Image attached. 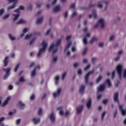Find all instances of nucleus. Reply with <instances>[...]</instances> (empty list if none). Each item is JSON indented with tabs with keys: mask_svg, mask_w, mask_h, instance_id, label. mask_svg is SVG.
<instances>
[{
	"mask_svg": "<svg viewBox=\"0 0 126 126\" xmlns=\"http://www.w3.org/2000/svg\"><path fill=\"white\" fill-rule=\"evenodd\" d=\"M32 67L33 68L32 72V77H34L37 75L36 72L40 69V66L39 65H35V63L33 62L32 63Z\"/></svg>",
	"mask_w": 126,
	"mask_h": 126,
	"instance_id": "obj_3",
	"label": "nucleus"
},
{
	"mask_svg": "<svg viewBox=\"0 0 126 126\" xmlns=\"http://www.w3.org/2000/svg\"><path fill=\"white\" fill-rule=\"evenodd\" d=\"M27 10L30 11L32 10V4L30 3L29 4L27 7Z\"/></svg>",
	"mask_w": 126,
	"mask_h": 126,
	"instance_id": "obj_38",
	"label": "nucleus"
},
{
	"mask_svg": "<svg viewBox=\"0 0 126 126\" xmlns=\"http://www.w3.org/2000/svg\"><path fill=\"white\" fill-rule=\"evenodd\" d=\"M16 6V5L15 4H13L11 6H9L7 8V11H9L11 9H14V8H15V7Z\"/></svg>",
	"mask_w": 126,
	"mask_h": 126,
	"instance_id": "obj_22",
	"label": "nucleus"
},
{
	"mask_svg": "<svg viewBox=\"0 0 126 126\" xmlns=\"http://www.w3.org/2000/svg\"><path fill=\"white\" fill-rule=\"evenodd\" d=\"M8 76H9V74L5 73L3 76V79H4V80L7 79V77H8Z\"/></svg>",
	"mask_w": 126,
	"mask_h": 126,
	"instance_id": "obj_45",
	"label": "nucleus"
},
{
	"mask_svg": "<svg viewBox=\"0 0 126 126\" xmlns=\"http://www.w3.org/2000/svg\"><path fill=\"white\" fill-rule=\"evenodd\" d=\"M18 8L20 10H24L25 9V7L23 5H20Z\"/></svg>",
	"mask_w": 126,
	"mask_h": 126,
	"instance_id": "obj_43",
	"label": "nucleus"
},
{
	"mask_svg": "<svg viewBox=\"0 0 126 126\" xmlns=\"http://www.w3.org/2000/svg\"><path fill=\"white\" fill-rule=\"evenodd\" d=\"M8 57L6 56L5 57L3 61L4 66H7V65L8 64Z\"/></svg>",
	"mask_w": 126,
	"mask_h": 126,
	"instance_id": "obj_15",
	"label": "nucleus"
},
{
	"mask_svg": "<svg viewBox=\"0 0 126 126\" xmlns=\"http://www.w3.org/2000/svg\"><path fill=\"white\" fill-rule=\"evenodd\" d=\"M114 99L115 102H118V93L117 92L114 94Z\"/></svg>",
	"mask_w": 126,
	"mask_h": 126,
	"instance_id": "obj_27",
	"label": "nucleus"
},
{
	"mask_svg": "<svg viewBox=\"0 0 126 126\" xmlns=\"http://www.w3.org/2000/svg\"><path fill=\"white\" fill-rule=\"evenodd\" d=\"M105 114H106V112H103V113L101 115V119L102 120H103L104 119V117L105 115Z\"/></svg>",
	"mask_w": 126,
	"mask_h": 126,
	"instance_id": "obj_51",
	"label": "nucleus"
},
{
	"mask_svg": "<svg viewBox=\"0 0 126 126\" xmlns=\"http://www.w3.org/2000/svg\"><path fill=\"white\" fill-rule=\"evenodd\" d=\"M27 45L29 47H31V46H32V40H31L30 43H28Z\"/></svg>",
	"mask_w": 126,
	"mask_h": 126,
	"instance_id": "obj_56",
	"label": "nucleus"
},
{
	"mask_svg": "<svg viewBox=\"0 0 126 126\" xmlns=\"http://www.w3.org/2000/svg\"><path fill=\"white\" fill-rule=\"evenodd\" d=\"M57 0H54L53 2H52V5H55L56 4V3H57Z\"/></svg>",
	"mask_w": 126,
	"mask_h": 126,
	"instance_id": "obj_64",
	"label": "nucleus"
},
{
	"mask_svg": "<svg viewBox=\"0 0 126 126\" xmlns=\"http://www.w3.org/2000/svg\"><path fill=\"white\" fill-rule=\"evenodd\" d=\"M71 39V36L70 35H68L66 37V41H67V43H66V45L64 50V52H66L67 51V50H68L71 42V41L70 40V39Z\"/></svg>",
	"mask_w": 126,
	"mask_h": 126,
	"instance_id": "obj_6",
	"label": "nucleus"
},
{
	"mask_svg": "<svg viewBox=\"0 0 126 126\" xmlns=\"http://www.w3.org/2000/svg\"><path fill=\"white\" fill-rule=\"evenodd\" d=\"M123 66L122 64H119L116 66V70L118 73V75H119V77L120 79L121 78V73H122V71L123 70Z\"/></svg>",
	"mask_w": 126,
	"mask_h": 126,
	"instance_id": "obj_5",
	"label": "nucleus"
},
{
	"mask_svg": "<svg viewBox=\"0 0 126 126\" xmlns=\"http://www.w3.org/2000/svg\"><path fill=\"white\" fill-rule=\"evenodd\" d=\"M62 10V7L60 6V5H57L56 6H55L54 7V8L53 9V11L55 12H58Z\"/></svg>",
	"mask_w": 126,
	"mask_h": 126,
	"instance_id": "obj_14",
	"label": "nucleus"
},
{
	"mask_svg": "<svg viewBox=\"0 0 126 126\" xmlns=\"http://www.w3.org/2000/svg\"><path fill=\"white\" fill-rule=\"evenodd\" d=\"M78 73L79 75H81L82 74V70L81 69H79L78 71Z\"/></svg>",
	"mask_w": 126,
	"mask_h": 126,
	"instance_id": "obj_61",
	"label": "nucleus"
},
{
	"mask_svg": "<svg viewBox=\"0 0 126 126\" xmlns=\"http://www.w3.org/2000/svg\"><path fill=\"white\" fill-rule=\"evenodd\" d=\"M97 17V15H96V12L95 11H93V14H91L89 15V18L91 19L92 18H96Z\"/></svg>",
	"mask_w": 126,
	"mask_h": 126,
	"instance_id": "obj_26",
	"label": "nucleus"
},
{
	"mask_svg": "<svg viewBox=\"0 0 126 126\" xmlns=\"http://www.w3.org/2000/svg\"><path fill=\"white\" fill-rule=\"evenodd\" d=\"M105 84L108 85V88H110L111 87V83L110 82V80L109 79H107L105 82Z\"/></svg>",
	"mask_w": 126,
	"mask_h": 126,
	"instance_id": "obj_31",
	"label": "nucleus"
},
{
	"mask_svg": "<svg viewBox=\"0 0 126 126\" xmlns=\"http://www.w3.org/2000/svg\"><path fill=\"white\" fill-rule=\"evenodd\" d=\"M4 119H5L4 117H2L0 118V123H1V122H2L4 120Z\"/></svg>",
	"mask_w": 126,
	"mask_h": 126,
	"instance_id": "obj_57",
	"label": "nucleus"
},
{
	"mask_svg": "<svg viewBox=\"0 0 126 126\" xmlns=\"http://www.w3.org/2000/svg\"><path fill=\"white\" fill-rule=\"evenodd\" d=\"M85 86L83 85L81 86L79 90V92L81 94H83L84 93Z\"/></svg>",
	"mask_w": 126,
	"mask_h": 126,
	"instance_id": "obj_28",
	"label": "nucleus"
},
{
	"mask_svg": "<svg viewBox=\"0 0 126 126\" xmlns=\"http://www.w3.org/2000/svg\"><path fill=\"white\" fill-rule=\"evenodd\" d=\"M105 21L103 19H100L97 25L95 26V28H97L99 26H100L102 28H103L105 27Z\"/></svg>",
	"mask_w": 126,
	"mask_h": 126,
	"instance_id": "obj_7",
	"label": "nucleus"
},
{
	"mask_svg": "<svg viewBox=\"0 0 126 126\" xmlns=\"http://www.w3.org/2000/svg\"><path fill=\"white\" fill-rule=\"evenodd\" d=\"M124 77L126 78V69L124 71Z\"/></svg>",
	"mask_w": 126,
	"mask_h": 126,
	"instance_id": "obj_58",
	"label": "nucleus"
},
{
	"mask_svg": "<svg viewBox=\"0 0 126 126\" xmlns=\"http://www.w3.org/2000/svg\"><path fill=\"white\" fill-rule=\"evenodd\" d=\"M10 100V97L9 96L7 97L6 98V99L4 100V101L3 102L2 104V107H4V106H6V105H7Z\"/></svg>",
	"mask_w": 126,
	"mask_h": 126,
	"instance_id": "obj_12",
	"label": "nucleus"
},
{
	"mask_svg": "<svg viewBox=\"0 0 126 126\" xmlns=\"http://www.w3.org/2000/svg\"><path fill=\"white\" fill-rule=\"evenodd\" d=\"M59 76H56L55 77V84L58 85V82L59 81Z\"/></svg>",
	"mask_w": 126,
	"mask_h": 126,
	"instance_id": "obj_41",
	"label": "nucleus"
},
{
	"mask_svg": "<svg viewBox=\"0 0 126 126\" xmlns=\"http://www.w3.org/2000/svg\"><path fill=\"white\" fill-rule=\"evenodd\" d=\"M20 123H21V119H17L16 121V125H20Z\"/></svg>",
	"mask_w": 126,
	"mask_h": 126,
	"instance_id": "obj_44",
	"label": "nucleus"
},
{
	"mask_svg": "<svg viewBox=\"0 0 126 126\" xmlns=\"http://www.w3.org/2000/svg\"><path fill=\"white\" fill-rule=\"evenodd\" d=\"M83 106H79L76 109V112L77 114H80L81 113L82 110H83Z\"/></svg>",
	"mask_w": 126,
	"mask_h": 126,
	"instance_id": "obj_20",
	"label": "nucleus"
},
{
	"mask_svg": "<svg viewBox=\"0 0 126 126\" xmlns=\"http://www.w3.org/2000/svg\"><path fill=\"white\" fill-rule=\"evenodd\" d=\"M49 118L51 120V122H54V121L56 120V116L54 113H52L49 115Z\"/></svg>",
	"mask_w": 126,
	"mask_h": 126,
	"instance_id": "obj_13",
	"label": "nucleus"
},
{
	"mask_svg": "<svg viewBox=\"0 0 126 126\" xmlns=\"http://www.w3.org/2000/svg\"><path fill=\"white\" fill-rule=\"evenodd\" d=\"M107 102H108V100L107 99H104L103 101V103L104 104H106Z\"/></svg>",
	"mask_w": 126,
	"mask_h": 126,
	"instance_id": "obj_62",
	"label": "nucleus"
},
{
	"mask_svg": "<svg viewBox=\"0 0 126 126\" xmlns=\"http://www.w3.org/2000/svg\"><path fill=\"white\" fill-rule=\"evenodd\" d=\"M26 20L22 19H20L18 22H17L16 23V24L18 25V24H26Z\"/></svg>",
	"mask_w": 126,
	"mask_h": 126,
	"instance_id": "obj_21",
	"label": "nucleus"
},
{
	"mask_svg": "<svg viewBox=\"0 0 126 126\" xmlns=\"http://www.w3.org/2000/svg\"><path fill=\"white\" fill-rule=\"evenodd\" d=\"M29 30V29L28 28H25L23 30V33H27L28 32V31Z\"/></svg>",
	"mask_w": 126,
	"mask_h": 126,
	"instance_id": "obj_42",
	"label": "nucleus"
},
{
	"mask_svg": "<svg viewBox=\"0 0 126 126\" xmlns=\"http://www.w3.org/2000/svg\"><path fill=\"white\" fill-rule=\"evenodd\" d=\"M114 38H115V36L114 35L111 36L110 37V41H113V40L114 39Z\"/></svg>",
	"mask_w": 126,
	"mask_h": 126,
	"instance_id": "obj_50",
	"label": "nucleus"
},
{
	"mask_svg": "<svg viewBox=\"0 0 126 126\" xmlns=\"http://www.w3.org/2000/svg\"><path fill=\"white\" fill-rule=\"evenodd\" d=\"M91 104H92V100L91 98L89 99V101H88L87 103V107L88 108H90L91 107Z\"/></svg>",
	"mask_w": 126,
	"mask_h": 126,
	"instance_id": "obj_30",
	"label": "nucleus"
},
{
	"mask_svg": "<svg viewBox=\"0 0 126 126\" xmlns=\"http://www.w3.org/2000/svg\"><path fill=\"white\" fill-rule=\"evenodd\" d=\"M109 3V1H106V0H105V1H103V0H101V1H98V2L97 3V7L99 8H102V6H103V4L104 3V4H108Z\"/></svg>",
	"mask_w": 126,
	"mask_h": 126,
	"instance_id": "obj_8",
	"label": "nucleus"
},
{
	"mask_svg": "<svg viewBox=\"0 0 126 126\" xmlns=\"http://www.w3.org/2000/svg\"><path fill=\"white\" fill-rule=\"evenodd\" d=\"M18 106L20 110H24L25 108V104L21 101H19L18 103Z\"/></svg>",
	"mask_w": 126,
	"mask_h": 126,
	"instance_id": "obj_10",
	"label": "nucleus"
},
{
	"mask_svg": "<svg viewBox=\"0 0 126 126\" xmlns=\"http://www.w3.org/2000/svg\"><path fill=\"white\" fill-rule=\"evenodd\" d=\"M61 92H62V89L61 88L58 89L57 91L53 94L54 97L57 98L59 97L60 95Z\"/></svg>",
	"mask_w": 126,
	"mask_h": 126,
	"instance_id": "obj_9",
	"label": "nucleus"
},
{
	"mask_svg": "<svg viewBox=\"0 0 126 126\" xmlns=\"http://www.w3.org/2000/svg\"><path fill=\"white\" fill-rule=\"evenodd\" d=\"M13 16L14 17L13 18V21L14 22H15L17 19L19 18V16H20V15L19 14H13Z\"/></svg>",
	"mask_w": 126,
	"mask_h": 126,
	"instance_id": "obj_18",
	"label": "nucleus"
},
{
	"mask_svg": "<svg viewBox=\"0 0 126 126\" xmlns=\"http://www.w3.org/2000/svg\"><path fill=\"white\" fill-rule=\"evenodd\" d=\"M76 50V49L75 48V47H72V51L73 52H75Z\"/></svg>",
	"mask_w": 126,
	"mask_h": 126,
	"instance_id": "obj_60",
	"label": "nucleus"
},
{
	"mask_svg": "<svg viewBox=\"0 0 126 126\" xmlns=\"http://www.w3.org/2000/svg\"><path fill=\"white\" fill-rule=\"evenodd\" d=\"M66 72H64L63 75H62V80H64V78L66 76Z\"/></svg>",
	"mask_w": 126,
	"mask_h": 126,
	"instance_id": "obj_48",
	"label": "nucleus"
},
{
	"mask_svg": "<svg viewBox=\"0 0 126 126\" xmlns=\"http://www.w3.org/2000/svg\"><path fill=\"white\" fill-rule=\"evenodd\" d=\"M38 115L41 116L43 114V110L42 108H39L38 112Z\"/></svg>",
	"mask_w": 126,
	"mask_h": 126,
	"instance_id": "obj_40",
	"label": "nucleus"
},
{
	"mask_svg": "<svg viewBox=\"0 0 126 126\" xmlns=\"http://www.w3.org/2000/svg\"><path fill=\"white\" fill-rule=\"evenodd\" d=\"M90 68V65H88L85 68V71L88 70Z\"/></svg>",
	"mask_w": 126,
	"mask_h": 126,
	"instance_id": "obj_52",
	"label": "nucleus"
},
{
	"mask_svg": "<svg viewBox=\"0 0 126 126\" xmlns=\"http://www.w3.org/2000/svg\"><path fill=\"white\" fill-rule=\"evenodd\" d=\"M115 73H116L115 71H113V72H112V79L114 78Z\"/></svg>",
	"mask_w": 126,
	"mask_h": 126,
	"instance_id": "obj_55",
	"label": "nucleus"
},
{
	"mask_svg": "<svg viewBox=\"0 0 126 126\" xmlns=\"http://www.w3.org/2000/svg\"><path fill=\"white\" fill-rule=\"evenodd\" d=\"M10 16V14H5L2 17V20H5L6 19H7V18H8V17H9Z\"/></svg>",
	"mask_w": 126,
	"mask_h": 126,
	"instance_id": "obj_33",
	"label": "nucleus"
},
{
	"mask_svg": "<svg viewBox=\"0 0 126 126\" xmlns=\"http://www.w3.org/2000/svg\"><path fill=\"white\" fill-rule=\"evenodd\" d=\"M4 11H5L4 8L0 9V16H2V15L4 13Z\"/></svg>",
	"mask_w": 126,
	"mask_h": 126,
	"instance_id": "obj_35",
	"label": "nucleus"
},
{
	"mask_svg": "<svg viewBox=\"0 0 126 126\" xmlns=\"http://www.w3.org/2000/svg\"><path fill=\"white\" fill-rule=\"evenodd\" d=\"M102 78V76L101 75H99L96 80V83H98L101 80Z\"/></svg>",
	"mask_w": 126,
	"mask_h": 126,
	"instance_id": "obj_39",
	"label": "nucleus"
},
{
	"mask_svg": "<svg viewBox=\"0 0 126 126\" xmlns=\"http://www.w3.org/2000/svg\"><path fill=\"white\" fill-rule=\"evenodd\" d=\"M3 70H5V72L7 74H10V71L11 70V69L10 67H8L7 68H3Z\"/></svg>",
	"mask_w": 126,
	"mask_h": 126,
	"instance_id": "obj_29",
	"label": "nucleus"
},
{
	"mask_svg": "<svg viewBox=\"0 0 126 126\" xmlns=\"http://www.w3.org/2000/svg\"><path fill=\"white\" fill-rule=\"evenodd\" d=\"M19 66H20V63H18L15 65V68L14 69V71L15 72H16V71H17V70L18 69V68H19Z\"/></svg>",
	"mask_w": 126,
	"mask_h": 126,
	"instance_id": "obj_32",
	"label": "nucleus"
},
{
	"mask_svg": "<svg viewBox=\"0 0 126 126\" xmlns=\"http://www.w3.org/2000/svg\"><path fill=\"white\" fill-rule=\"evenodd\" d=\"M103 45H104V44H103V42H100L99 44V46L100 47H103Z\"/></svg>",
	"mask_w": 126,
	"mask_h": 126,
	"instance_id": "obj_59",
	"label": "nucleus"
},
{
	"mask_svg": "<svg viewBox=\"0 0 126 126\" xmlns=\"http://www.w3.org/2000/svg\"><path fill=\"white\" fill-rule=\"evenodd\" d=\"M14 12H16L17 13H19V12H20V10H19V8L15 9L14 11Z\"/></svg>",
	"mask_w": 126,
	"mask_h": 126,
	"instance_id": "obj_53",
	"label": "nucleus"
},
{
	"mask_svg": "<svg viewBox=\"0 0 126 126\" xmlns=\"http://www.w3.org/2000/svg\"><path fill=\"white\" fill-rule=\"evenodd\" d=\"M119 107H120V110H121V111L122 113V115L123 116L125 115V114H126V110H125L123 109V106L122 105H120Z\"/></svg>",
	"mask_w": 126,
	"mask_h": 126,
	"instance_id": "obj_23",
	"label": "nucleus"
},
{
	"mask_svg": "<svg viewBox=\"0 0 126 126\" xmlns=\"http://www.w3.org/2000/svg\"><path fill=\"white\" fill-rule=\"evenodd\" d=\"M51 29L48 30L45 33V35H49L51 33Z\"/></svg>",
	"mask_w": 126,
	"mask_h": 126,
	"instance_id": "obj_47",
	"label": "nucleus"
},
{
	"mask_svg": "<svg viewBox=\"0 0 126 126\" xmlns=\"http://www.w3.org/2000/svg\"><path fill=\"white\" fill-rule=\"evenodd\" d=\"M90 36H91L90 33H87L86 36L83 39V43H84V44H87V37H90Z\"/></svg>",
	"mask_w": 126,
	"mask_h": 126,
	"instance_id": "obj_17",
	"label": "nucleus"
},
{
	"mask_svg": "<svg viewBox=\"0 0 126 126\" xmlns=\"http://www.w3.org/2000/svg\"><path fill=\"white\" fill-rule=\"evenodd\" d=\"M105 88V84H102L98 88V91L102 92L104 90Z\"/></svg>",
	"mask_w": 126,
	"mask_h": 126,
	"instance_id": "obj_16",
	"label": "nucleus"
},
{
	"mask_svg": "<svg viewBox=\"0 0 126 126\" xmlns=\"http://www.w3.org/2000/svg\"><path fill=\"white\" fill-rule=\"evenodd\" d=\"M97 40V37H93V38L92 39L91 41V44L93 43L94 42L96 41Z\"/></svg>",
	"mask_w": 126,
	"mask_h": 126,
	"instance_id": "obj_37",
	"label": "nucleus"
},
{
	"mask_svg": "<svg viewBox=\"0 0 126 126\" xmlns=\"http://www.w3.org/2000/svg\"><path fill=\"white\" fill-rule=\"evenodd\" d=\"M61 39H58L56 43H52L49 49V52H52L53 54H56L58 52V48L60 45Z\"/></svg>",
	"mask_w": 126,
	"mask_h": 126,
	"instance_id": "obj_1",
	"label": "nucleus"
},
{
	"mask_svg": "<svg viewBox=\"0 0 126 126\" xmlns=\"http://www.w3.org/2000/svg\"><path fill=\"white\" fill-rule=\"evenodd\" d=\"M63 109V106H60L59 107L57 108V110H61L60 112V114L62 116H68L70 115V113L68 110H66V112L64 113H63V112L62 111Z\"/></svg>",
	"mask_w": 126,
	"mask_h": 126,
	"instance_id": "obj_4",
	"label": "nucleus"
},
{
	"mask_svg": "<svg viewBox=\"0 0 126 126\" xmlns=\"http://www.w3.org/2000/svg\"><path fill=\"white\" fill-rule=\"evenodd\" d=\"M74 7H75V3L72 4L71 5V6H70V8H74Z\"/></svg>",
	"mask_w": 126,
	"mask_h": 126,
	"instance_id": "obj_63",
	"label": "nucleus"
},
{
	"mask_svg": "<svg viewBox=\"0 0 126 126\" xmlns=\"http://www.w3.org/2000/svg\"><path fill=\"white\" fill-rule=\"evenodd\" d=\"M93 73H94V70H92V71H90L89 72H88V73L86 75V76H85V83H86V84H87L88 82V78H89L90 75L91 74H93Z\"/></svg>",
	"mask_w": 126,
	"mask_h": 126,
	"instance_id": "obj_11",
	"label": "nucleus"
},
{
	"mask_svg": "<svg viewBox=\"0 0 126 126\" xmlns=\"http://www.w3.org/2000/svg\"><path fill=\"white\" fill-rule=\"evenodd\" d=\"M57 60H58V58L57 56L53 57V62L56 63V62H57Z\"/></svg>",
	"mask_w": 126,
	"mask_h": 126,
	"instance_id": "obj_46",
	"label": "nucleus"
},
{
	"mask_svg": "<svg viewBox=\"0 0 126 126\" xmlns=\"http://www.w3.org/2000/svg\"><path fill=\"white\" fill-rule=\"evenodd\" d=\"M32 121L34 124H38L39 123H40V118H34Z\"/></svg>",
	"mask_w": 126,
	"mask_h": 126,
	"instance_id": "obj_24",
	"label": "nucleus"
},
{
	"mask_svg": "<svg viewBox=\"0 0 126 126\" xmlns=\"http://www.w3.org/2000/svg\"><path fill=\"white\" fill-rule=\"evenodd\" d=\"M8 36L11 41H15V40H16V38L12 35L11 33L8 34Z\"/></svg>",
	"mask_w": 126,
	"mask_h": 126,
	"instance_id": "obj_25",
	"label": "nucleus"
},
{
	"mask_svg": "<svg viewBox=\"0 0 126 126\" xmlns=\"http://www.w3.org/2000/svg\"><path fill=\"white\" fill-rule=\"evenodd\" d=\"M48 46V42L45 40H43L42 43L40 44L39 47V50L38 53L37 54V57H40L41 55L43 54L46 51V49L47 48V46Z\"/></svg>",
	"mask_w": 126,
	"mask_h": 126,
	"instance_id": "obj_2",
	"label": "nucleus"
},
{
	"mask_svg": "<svg viewBox=\"0 0 126 126\" xmlns=\"http://www.w3.org/2000/svg\"><path fill=\"white\" fill-rule=\"evenodd\" d=\"M87 50H88L87 48H84V49L83 50V55H85V54L87 53Z\"/></svg>",
	"mask_w": 126,
	"mask_h": 126,
	"instance_id": "obj_49",
	"label": "nucleus"
},
{
	"mask_svg": "<svg viewBox=\"0 0 126 126\" xmlns=\"http://www.w3.org/2000/svg\"><path fill=\"white\" fill-rule=\"evenodd\" d=\"M42 22H43V17L38 19L36 22V24H40L42 23Z\"/></svg>",
	"mask_w": 126,
	"mask_h": 126,
	"instance_id": "obj_34",
	"label": "nucleus"
},
{
	"mask_svg": "<svg viewBox=\"0 0 126 126\" xmlns=\"http://www.w3.org/2000/svg\"><path fill=\"white\" fill-rule=\"evenodd\" d=\"M19 82H24L25 81V79H24V77L23 76H21L19 79Z\"/></svg>",
	"mask_w": 126,
	"mask_h": 126,
	"instance_id": "obj_36",
	"label": "nucleus"
},
{
	"mask_svg": "<svg viewBox=\"0 0 126 126\" xmlns=\"http://www.w3.org/2000/svg\"><path fill=\"white\" fill-rule=\"evenodd\" d=\"M8 88L9 90H12V89H13V87L12 86H11V85H9Z\"/></svg>",
	"mask_w": 126,
	"mask_h": 126,
	"instance_id": "obj_54",
	"label": "nucleus"
},
{
	"mask_svg": "<svg viewBox=\"0 0 126 126\" xmlns=\"http://www.w3.org/2000/svg\"><path fill=\"white\" fill-rule=\"evenodd\" d=\"M32 39V33H30L26 35L25 36V40H31Z\"/></svg>",
	"mask_w": 126,
	"mask_h": 126,
	"instance_id": "obj_19",
	"label": "nucleus"
}]
</instances>
